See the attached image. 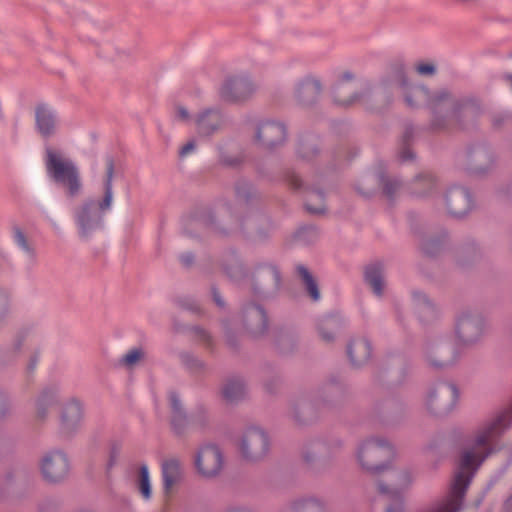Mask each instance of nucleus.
I'll return each instance as SVG.
<instances>
[{
	"label": "nucleus",
	"instance_id": "nucleus-1",
	"mask_svg": "<svg viewBox=\"0 0 512 512\" xmlns=\"http://www.w3.org/2000/svg\"><path fill=\"white\" fill-rule=\"evenodd\" d=\"M511 424L512 409H508L483 426L477 432L474 444L462 452L447 495L432 503L422 512H460L463 508L466 491L476 470L492 452V442Z\"/></svg>",
	"mask_w": 512,
	"mask_h": 512
},
{
	"label": "nucleus",
	"instance_id": "nucleus-2",
	"mask_svg": "<svg viewBox=\"0 0 512 512\" xmlns=\"http://www.w3.org/2000/svg\"><path fill=\"white\" fill-rule=\"evenodd\" d=\"M354 456L362 471L379 475L392 469L396 453L387 439L372 436L357 445Z\"/></svg>",
	"mask_w": 512,
	"mask_h": 512
},
{
	"label": "nucleus",
	"instance_id": "nucleus-3",
	"mask_svg": "<svg viewBox=\"0 0 512 512\" xmlns=\"http://www.w3.org/2000/svg\"><path fill=\"white\" fill-rule=\"evenodd\" d=\"M393 81L395 85L403 90L405 100L409 106L427 105L435 114L444 112L445 117L449 119L456 116L459 104L447 91L440 90L431 95L423 87H408L407 79L402 69L396 71Z\"/></svg>",
	"mask_w": 512,
	"mask_h": 512
},
{
	"label": "nucleus",
	"instance_id": "nucleus-4",
	"mask_svg": "<svg viewBox=\"0 0 512 512\" xmlns=\"http://www.w3.org/2000/svg\"><path fill=\"white\" fill-rule=\"evenodd\" d=\"M106 166L107 178L103 200L101 202L89 201L83 204L75 213L79 234L83 238L89 237L93 232L100 229L102 216L112 205L113 161L108 159Z\"/></svg>",
	"mask_w": 512,
	"mask_h": 512
},
{
	"label": "nucleus",
	"instance_id": "nucleus-5",
	"mask_svg": "<svg viewBox=\"0 0 512 512\" xmlns=\"http://www.w3.org/2000/svg\"><path fill=\"white\" fill-rule=\"evenodd\" d=\"M45 163L49 175L56 182L66 186L71 195L79 191L81 184L78 169L62 152L48 147L45 154Z\"/></svg>",
	"mask_w": 512,
	"mask_h": 512
},
{
	"label": "nucleus",
	"instance_id": "nucleus-6",
	"mask_svg": "<svg viewBox=\"0 0 512 512\" xmlns=\"http://www.w3.org/2000/svg\"><path fill=\"white\" fill-rule=\"evenodd\" d=\"M416 479V474L411 468H403L395 471L389 482L378 480L376 482V490L379 494L398 502L396 506H389L386 512H403V499L405 494L412 487Z\"/></svg>",
	"mask_w": 512,
	"mask_h": 512
},
{
	"label": "nucleus",
	"instance_id": "nucleus-7",
	"mask_svg": "<svg viewBox=\"0 0 512 512\" xmlns=\"http://www.w3.org/2000/svg\"><path fill=\"white\" fill-rule=\"evenodd\" d=\"M458 397V389L453 383L437 382L426 391L423 405L430 414L442 416L455 408Z\"/></svg>",
	"mask_w": 512,
	"mask_h": 512
},
{
	"label": "nucleus",
	"instance_id": "nucleus-8",
	"mask_svg": "<svg viewBox=\"0 0 512 512\" xmlns=\"http://www.w3.org/2000/svg\"><path fill=\"white\" fill-rule=\"evenodd\" d=\"M484 331L482 317L466 309L461 311L455 319V340L457 345L469 346L480 339Z\"/></svg>",
	"mask_w": 512,
	"mask_h": 512
},
{
	"label": "nucleus",
	"instance_id": "nucleus-9",
	"mask_svg": "<svg viewBox=\"0 0 512 512\" xmlns=\"http://www.w3.org/2000/svg\"><path fill=\"white\" fill-rule=\"evenodd\" d=\"M43 477L50 482H58L66 478L71 470L68 456L59 450L44 455L40 463Z\"/></svg>",
	"mask_w": 512,
	"mask_h": 512
},
{
	"label": "nucleus",
	"instance_id": "nucleus-10",
	"mask_svg": "<svg viewBox=\"0 0 512 512\" xmlns=\"http://www.w3.org/2000/svg\"><path fill=\"white\" fill-rule=\"evenodd\" d=\"M83 406L80 401L70 399L61 408L59 430L63 436L71 437L82 427Z\"/></svg>",
	"mask_w": 512,
	"mask_h": 512
},
{
	"label": "nucleus",
	"instance_id": "nucleus-11",
	"mask_svg": "<svg viewBox=\"0 0 512 512\" xmlns=\"http://www.w3.org/2000/svg\"><path fill=\"white\" fill-rule=\"evenodd\" d=\"M268 447L269 441L267 435L263 430L256 427L246 430L240 444L243 457L250 460H257L264 457L268 451Z\"/></svg>",
	"mask_w": 512,
	"mask_h": 512
},
{
	"label": "nucleus",
	"instance_id": "nucleus-12",
	"mask_svg": "<svg viewBox=\"0 0 512 512\" xmlns=\"http://www.w3.org/2000/svg\"><path fill=\"white\" fill-rule=\"evenodd\" d=\"M223 455L215 445H205L199 449L195 457V466L203 477L216 476L223 467Z\"/></svg>",
	"mask_w": 512,
	"mask_h": 512
},
{
	"label": "nucleus",
	"instance_id": "nucleus-13",
	"mask_svg": "<svg viewBox=\"0 0 512 512\" xmlns=\"http://www.w3.org/2000/svg\"><path fill=\"white\" fill-rule=\"evenodd\" d=\"M255 91V85L246 77L226 79L221 88L220 96L224 101L240 102L248 99Z\"/></svg>",
	"mask_w": 512,
	"mask_h": 512
},
{
	"label": "nucleus",
	"instance_id": "nucleus-14",
	"mask_svg": "<svg viewBox=\"0 0 512 512\" xmlns=\"http://www.w3.org/2000/svg\"><path fill=\"white\" fill-rule=\"evenodd\" d=\"M285 137L286 129L281 123L265 121L257 127L255 140L266 148H273L282 144Z\"/></svg>",
	"mask_w": 512,
	"mask_h": 512
},
{
	"label": "nucleus",
	"instance_id": "nucleus-15",
	"mask_svg": "<svg viewBox=\"0 0 512 512\" xmlns=\"http://www.w3.org/2000/svg\"><path fill=\"white\" fill-rule=\"evenodd\" d=\"M445 204L449 214L461 217L467 214L472 207V199L469 192L461 187H453L445 196Z\"/></svg>",
	"mask_w": 512,
	"mask_h": 512
},
{
	"label": "nucleus",
	"instance_id": "nucleus-16",
	"mask_svg": "<svg viewBox=\"0 0 512 512\" xmlns=\"http://www.w3.org/2000/svg\"><path fill=\"white\" fill-rule=\"evenodd\" d=\"M34 114L36 128L43 137L52 135L58 129L59 118L49 105L44 103L38 104Z\"/></svg>",
	"mask_w": 512,
	"mask_h": 512
},
{
	"label": "nucleus",
	"instance_id": "nucleus-17",
	"mask_svg": "<svg viewBox=\"0 0 512 512\" xmlns=\"http://www.w3.org/2000/svg\"><path fill=\"white\" fill-rule=\"evenodd\" d=\"M357 87L358 83L353 81V76L350 73H344L334 86V101L342 106L356 103L359 100L358 95L355 94Z\"/></svg>",
	"mask_w": 512,
	"mask_h": 512
},
{
	"label": "nucleus",
	"instance_id": "nucleus-18",
	"mask_svg": "<svg viewBox=\"0 0 512 512\" xmlns=\"http://www.w3.org/2000/svg\"><path fill=\"white\" fill-rule=\"evenodd\" d=\"M169 404L171 408V428L177 435L183 434L189 425H198V421L193 416L191 419L186 416L175 392L169 394ZM199 425H202V423L199 422Z\"/></svg>",
	"mask_w": 512,
	"mask_h": 512
},
{
	"label": "nucleus",
	"instance_id": "nucleus-19",
	"mask_svg": "<svg viewBox=\"0 0 512 512\" xmlns=\"http://www.w3.org/2000/svg\"><path fill=\"white\" fill-rule=\"evenodd\" d=\"M163 487L166 495L173 492L182 477L181 462L174 457L165 459L161 464Z\"/></svg>",
	"mask_w": 512,
	"mask_h": 512
},
{
	"label": "nucleus",
	"instance_id": "nucleus-20",
	"mask_svg": "<svg viewBox=\"0 0 512 512\" xmlns=\"http://www.w3.org/2000/svg\"><path fill=\"white\" fill-rule=\"evenodd\" d=\"M223 122L222 115L215 110H207L201 113L195 120L198 133L204 136H208L220 129Z\"/></svg>",
	"mask_w": 512,
	"mask_h": 512
},
{
	"label": "nucleus",
	"instance_id": "nucleus-21",
	"mask_svg": "<svg viewBox=\"0 0 512 512\" xmlns=\"http://www.w3.org/2000/svg\"><path fill=\"white\" fill-rule=\"evenodd\" d=\"M427 361L435 368H442L454 364L458 356L447 345L438 344L427 353Z\"/></svg>",
	"mask_w": 512,
	"mask_h": 512
},
{
	"label": "nucleus",
	"instance_id": "nucleus-22",
	"mask_svg": "<svg viewBox=\"0 0 512 512\" xmlns=\"http://www.w3.org/2000/svg\"><path fill=\"white\" fill-rule=\"evenodd\" d=\"M347 353L353 365H362L371 356L370 343L365 338L355 339L349 344Z\"/></svg>",
	"mask_w": 512,
	"mask_h": 512
},
{
	"label": "nucleus",
	"instance_id": "nucleus-23",
	"mask_svg": "<svg viewBox=\"0 0 512 512\" xmlns=\"http://www.w3.org/2000/svg\"><path fill=\"white\" fill-rule=\"evenodd\" d=\"M57 397L53 390L43 392L34 403V422L36 420H44L49 411L56 404Z\"/></svg>",
	"mask_w": 512,
	"mask_h": 512
},
{
	"label": "nucleus",
	"instance_id": "nucleus-24",
	"mask_svg": "<svg viewBox=\"0 0 512 512\" xmlns=\"http://www.w3.org/2000/svg\"><path fill=\"white\" fill-rule=\"evenodd\" d=\"M365 280L377 296H381L384 288L383 267L379 263L367 266Z\"/></svg>",
	"mask_w": 512,
	"mask_h": 512
},
{
	"label": "nucleus",
	"instance_id": "nucleus-25",
	"mask_svg": "<svg viewBox=\"0 0 512 512\" xmlns=\"http://www.w3.org/2000/svg\"><path fill=\"white\" fill-rule=\"evenodd\" d=\"M287 512H328L326 505L316 498H303L292 502Z\"/></svg>",
	"mask_w": 512,
	"mask_h": 512
},
{
	"label": "nucleus",
	"instance_id": "nucleus-26",
	"mask_svg": "<svg viewBox=\"0 0 512 512\" xmlns=\"http://www.w3.org/2000/svg\"><path fill=\"white\" fill-rule=\"evenodd\" d=\"M245 318L255 332H262L266 328L267 318L263 309L253 305L245 310Z\"/></svg>",
	"mask_w": 512,
	"mask_h": 512
},
{
	"label": "nucleus",
	"instance_id": "nucleus-27",
	"mask_svg": "<svg viewBox=\"0 0 512 512\" xmlns=\"http://www.w3.org/2000/svg\"><path fill=\"white\" fill-rule=\"evenodd\" d=\"M245 394V386L242 380L240 379H231L228 380L223 388L222 395L224 399L228 402H234L241 399Z\"/></svg>",
	"mask_w": 512,
	"mask_h": 512
},
{
	"label": "nucleus",
	"instance_id": "nucleus-28",
	"mask_svg": "<svg viewBox=\"0 0 512 512\" xmlns=\"http://www.w3.org/2000/svg\"><path fill=\"white\" fill-rule=\"evenodd\" d=\"M136 486L143 499L149 500L151 498L152 485L149 470L146 465H141L138 470Z\"/></svg>",
	"mask_w": 512,
	"mask_h": 512
},
{
	"label": "nucleus",
	"instance_id": "nucleus-29",
	"mask_svg": "<svg viewBox=\"0 0 512 512\" xmlns=\"http://www.w3.org/2000/svg\"><path fill=\"white\" fill-rule=\"evenodd\" d=\"M435 186V180L431 173H422L412 182V193L423 196L430 192Z\"/></svg>",
	"mask_w": 512,
	"mask_h": 512
},
{
	"label": "nucleus",
	"instance_id": "nucleus-30",
	"mask_svg": "<svg viewBox=\"0 0 512 512\" xmlns=\"http://www.w3.org/2000/svg\"><path fill=\"white\" fill-rule=\"evenodd\" d=\"M299 276L302 278L310 297L317 301L320 298L318 286L310 272L302 265L297 267Z\"/></svg>",
	"mask_w": 512,
	"mask_h": 512
},
{
	"label": "nucleus",
	"instance_id": "nucleus-31",
	"mask_svg": "<svg viewBox=\"0 0 512 512\" xmlns=\"http://www.w3.org/2000/svg\"><path fill=\"white\" fill-rule=\"evenodd\" d=\"M320 90V83L315 79L309 78L299 85L298 93L300 96L314 98L320 93Z\"/></svg>",
	"mask_w": 512,
	"mask_h": 512
},
{
	"label": "nucleus",
	"instance_id": "nucleus-32",
	"mask_svg": "<svg viewBox=\"0 0 512 512\" xmlns=\"http://www.w3.org/2000/svg\"><path fill=\"white\" fill-rule=\"evenodd\" d=\"M322 195L319 193L311 194L310 199L306 202V208L310 213L321 214L325 211L324 204L322 202Z\"/></svg>",
	"mask_w": 512,
	"mask_h": 512
},
{
	"label": "nucleus",
	"instance_id": "nucleus-33",
	"mask_svg": "<svg viewBox=\"0 0 512 512\" xmlns=\"http://www.w3.org/2000/svg\"><path fill=\"white\" fill-rule=\"evenodd\" d=\"M413 300H414V303L417 307V309H419L420 311L422 310H427V311H432L433 310V307L429 301V299L427 298V296L424 294V293H421V292H415L413 294Z\"/></svg>",
	"mask_w": 512,
	"mask_h": 512
},
{
	"label": "nucleus",
	"instance_id": "nucleus-34",
	"mask_svg": "<svg viewBox=\"0 0 512 512\" xmlns=\"http://www.w3.org/2000/svg\"><path fill=\"white\" fill-rule=\"evenodd\" d=\"M143 357V352L141 349H132L130 350L129 352H127L123 359H122V362L124 365H126L127 367H132L134 366L141 358Z\"/></svg>",
	"mask_w": 512,
	"mask_h": 512
},
{
	"label": "nucleus",
	"instance_id": "nucleus-35",
	"mask_svg": "<svg viewBox=\"0 0 512 512\" xmlns=\"http://www.w3.org/2000/svg\"><path fill=\"white\" fill-rule=\"evenodd\" d=\"M13 238L17 246L22 249L24 252L29 253V245L26 240V237L23 231L19 227H14L13 229Z\"/></svg>",
	"mask_w": 512,
	"mask_h": 512
},
{
	"label": "nucleus",
	"instance_id": "nucleus-36",
	"mask_svg": "<svg viewBox=\"0 0 512 512\" xmlns=\"http://www.w3.org/2000/svg\"><path fill=\"white\" fill-rule=\"evenodd\" d=\"M380 182L383 184L385 194L389 197L394 196L400 187V184L397 181L380 179Z\"/></svg>",
	"mask_w": 512,
	"mask_h": 512
},
{
	"label": "nucleus",
	"instance_id": "nucleus-37",
	"mask_svg": "<svg viewBox=\"0 0 512 512\" xmlns=\"http://www.w3.org/2000/svg\"><path fill=\"white\" fill-rule=\"evenodd\" d=\"M415 70L420 75H432L435 72V66L431 62H422L416 64Z\"/></svg>",
	"mask_w": 512,
	"mask_h": 512
},
{
	"label": "nucleus",
	"instance_id": "nucleus-38",
	"mask_svg": "<svg viewBox=\"0 0 512 512\" xmlns=\"http://www.w3.org/2000/svg\"><path fill=\"white\" fill-rule=\"evenodd\" d=\"M175 116L178 120L183 122H190L192 121V118L190 117V114L183 106H177L175 109Z\"/></svg>",
	"mask_w": 512,
	"mask_h": 512
},
{
	"label": "nucleus",
	"instance_id": "nucleus-39",
	"mask_svg": "<svg viewBox=\"0 0 512 512\" xmlns=\"http://www.w3.org/2000/svg\"><path fill=\"white\" fill-rule=\"evenodd\" d=\"M195 143L193 141H190L188 143H186L180 150V155L182 157L184 156H187L189 154H191L194 150H195Z\"/></svg>",
	"mask_w": 512,
	"mask_h": 512
},
{
	"label": "nucleus",
	"instance_id": "nucleus-40",
	"mask_svg": "<svg viewBox=\"0 0 512 512\" xmlns=\"http://www.w3.org/2000/svg\"><path fill=\"white\" fill-rule=\"evenodd\" d=\"M400 157L402 160H409L413 157V153L409 146H404L400 152Z\"/></svg>",
	"mask_w": 512,
	"mask_h": 512
},
{
	"label": "nucleus",
	"instance_id": "nucleus-41",
	"mask_svg": "<svg viewBox=\"0 0 512 512\" xmlns=\"http://www.w3.org/2000/svg\"><path fill=\"white\" fill-rule=\"evenodd\" d=\"M319 332L323 340L329 342L333 339V335L331 333H327L324 327H321Z\"/></svg>",
	"mask_w": 512,
	"mask_h": 512
},
{
	"label": "nucleus",
	"instance_id": "nucleus-42",
	"mask_svg": "<svg viewBox=\"0 0 512 512\" xmlns=\"http://www.w3.org/2000/svg\"><path fill=\"white\" fill-rule=\"evenodd\" d=\"M270 272L272 273V275H273V277L275 279L276 284H278V282H279V273H278V271L276 269L272 268L270 270Z\"/></svg>",
	"mask_w": 512,
	"mask_h": 512
},
{
	"label": "nucleus",
	"instance_id": "nucleus-43",
	"mask_svg": "<svg viewBox=\"0 0 512 512\" xmlns=\"http://www.w3.org/2000/svg\"><path fill=\"white\" fill-rule=\"evenodd\" d=\"M213 296H214V300H215V302H216L219 306H222V305H223V302H222V300H221V298H220L219 294H218L217 292H214Z\"/></svg>",
	"mask_w": 512,
	"mask_h": 512
},
{
	"label": "nucleus",
	"instance_id": "nucleus-44",
	"mask_svg": "<svg viewBox=\"0 0 512 512\" xmlns=\"http://www.w3.org/2000/svg\"><path fill=\"white\" fill-rule=\"evenodd\" d=\"M293 186L296 189L301 187V180L298 177L293 178Z\"/></svg>",
	"mask_w": 512,
	"mask_h": 512
},
{
	"label": "nucleus",
	"instance_id": "nucleus-45",
	"mask_svg": "<svg viewBox=\"0 0 512 512\" xmlns=\"http://www.w3.org/2000/svg\"><path fill=\"white\" fill-rule=\"evenodd\" d=\"M6 303V298L4 296V294L0 293V309L5 305Z\"/></svg>",
	"mask_w": 512,
	"mask_h": 512
},
{
	"label": "nucleus",
	"instance_id": "nucleus-46",
	"mask_svg": "<svg viewBox=\"0 0 512 512\" xmlns=\"http://www.w3.org/2000/svg\"><path fill=\"white\" fill-rule=\"evenodd\" d=\"M227 512H250V511H248L246 509H232V510H229Z\"/></svg>",
	"mask_w": 512,
	"mask_h": 512
},
{
	"label": "nucleus",
	"instance_id": "nucleus-47",
	"mask_svg": "<svg viewBox=\"0 0 512 512\" xmlns=\"http://www.w3.org/2000/svg\"><path fill=\"white\" fill-rule=\"evenodd\" d=\"M332 322L333 321L331 319L326 320L325 321V326L329 328L331 326Z\"/></svg>",
	"mask_w": 512,
	"mask_h": 512
},
{
	"label": "nucleus",
	"instance_id": "nucleus-48",
	"mask_svg": "<svg viewBox=\"0 0 512 512\" xmlns=\"http://www.w3.org/2000/svg\"><path fill=\"white\" fill-rule=\"evenodd\" d=\"M507 81H508V84H509L510 88L512 89V76H509L507 78Z\"/></svg>",
	"mask_w": 512,
	"mask_h": 512
},
{
	"label": "nucleus",
	"instance_id": "nucleus-49",
	"mask_svg": "<svg viewBox=\"0 0 512 512\" xmlns=\"http://www.w3.org/2000/svg\"><path fill=\"white\" fill-rule=\"evenodd\" d=\"M435 125L438 127H446L447 126L446 123H440V122H437Z\"/></svg>",
	"mask_w": 512,
	"mask_h": 512
}]
</instances>
